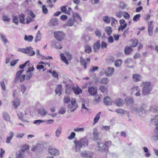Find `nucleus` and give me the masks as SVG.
Returning a JSON list of instances; mask_svg holds the SVG:
<instances>
[{
    "instance_id": "nucleus-13",
    "label": "nucleus",
    "mask_w": 158,
    "mask_h": 158,
    "mask_svg": "<svg viewBox=\"0 0 158 158\" xmlns=\"http://www.w3.org/2000/svg\"><path fill=\"white\" fill-rule=\"evenodd\" d=\"M114 102L118 106H122L124 104L123 100L119 98L116 99L114 101Z\"/></svg>"
},
{
    "instance_id": "nucleus-51",
    "label": "nucleus",
    "mask_w": 158,
    "mask_h": 158,
    "mask_svg": "<svg viewBox=\"0 0 158 158\" xmlns=\"http://www.w3.org/2000/svg\"><path fill=\"white\" fill-rule=\"evenodd\" d=\"M41 38V34L40 32V31H39L37 33L35 41L36 42L39 41L40 40Z\"/></svg>"
},
{
    "instance_id": "nucleus-37",
    "label": "nucleus",
    "mask_w": 158,
    "mask_h": 158,
    "mask_svg": "<svg viewBox=\"0 0 158 158\" xmlns=\"http://www.w3.org/2000/svg\"><path fill=\"white\" fill-rule=\"evenodd\" d=\"M150 110L152 112H157L158 111V106L156 105H152L150 108Z\"/></svg>"
},
{
    "instance_id": "nucleus-12",
    "label": "nucleus",
    "mask_w": 158,
    "mask_h": 158,
    "mask_svg": "<svg viewBox=\"0 0 158 158\" xmlns=\"http://www.w3.org/2000/svg\"><path fill=\"white\" fill-rule=\"evenodd\" d=\"M74 143L75 144V149L76 152L80 151L81 148L82 147V146L80 143L79 141L75 140L74 141Z\"/></svg>"
},
{
    "instance_id": "nucleus-28",
    "label": "nucleus",
    "mask_w": 158,
    "mask_h": 158,
    "mask_svg": "<svg viewBox=\"0 0 158 158\" xmlns=\"http://www.w3.org/2000/svg\"><path fill=\"white\" fill-rule=\"evenodd\" d=\"M104 104L106 105H110L112 104V101L108 97L104 98Z\"/></svg>"
},
{
    "instance_id": "nucleus-15",
    "label": "nucleus",
    "mask_w": 158,
    "mask_h": 158,
    "mask_svg": "<svg viewBox=\"0 0 158 158\" xmlns=\"http://www.w3.org/2000/svg\"><path fill=\"white\" fill-rule=\"evenodd\" d=\"M74 93L77 95H78L82 93L81 89L77 85L73 86L72 87Z\"/></svg>"
},
{
    "instance_id": "nucleus-52",
    "label": "nucleus",
    "mask_w": 158,
    "mask_h": 158,
    "mask_svg": "<svg viewBox=\"0 0 158 158\" xmlns=\"http://www.w3.org/2000/svg\"><path fill=\"white\" fill-rule=\"evenodd\" d=\"M131 90L132 93H135V94L137 91H140V88L139 86H135L132 88Z\"/></svg>"
},
{
    "instance_id": "nucleus-25",
    "label": "nucleus",
    "mask_w": 158,
    "mask_h": 158,
    "mask_svg": "<svg viewBox=\"0 0 158 158\" xmlns=\"http://www.w3.org/2000/svg\"><path fill=\"white\" fill-rule=\"evenodd\" d=\"M62 85H58L56 89L55 92L56 94L60 96L61 95L62 93Z\"/></svg>"
},
{
    "instance_id": "nucleus-21",
    "label": "nucleus",
    "mask_w": 158,
    "mask_h": 158,
    "mask_svg": "<svg viewBox=\"0 0 158 158\" xmlns=\"http://www.w3.org/2000/svg\"><path fill=\"white\" fill-rule=\"evenodd\" d=\"M19 19L21 23L24 24L26 23L25 15L23 14H20L19 15Z\"/></svg>"
},
{
    "instance_id": "nucleus-62",
    "label": "nucleus",
    "mask_w": 158,
    "mask_h": 158,
    "mask_svg": "<svg viewBox=\"0 0 158 158\" xmlns=\"http://www.w3.org/2000/svg\"><path fill=\"white\" fill-rule=\"evenodd\" d=\"M67 6H62L60 7V10L64 14H67V9H66V7Z\"/></svg>"
},
{
    "instance_id": "nucleus-10",
    "label": "nucleus",
    "mask_w": 158,
    "mask_h": 158,
    "mask_svg": "<svg viewBox=\"0 0 158 158\" xmlns=\"http://www.w3.org/2000/svg\"><path fill=\"white\" fill-rule=\"evenodd\" d=\"M88 90L89 94L91 95H94L97 93V88L96 87H89Z\"/></svg>"
},
{
    "instance_id": "nucleus-35",
    "label": "nucleus",
    "mask_w": 158,
    "mask_h": 158,
    "mask_svg": "<svg viewBox=\"0 0 158 158\" xmlns=\"http://www.w3.org/2000/svg\"><path fill=\"white\" fill-rule=\"evenodd\" d=\"M61 59L66 64H68L69 62L67 59L66 57L65 56L63 53H61L60 54Z\"/></svg>"
},
{
    "instance_id": "nucleus-2",
    "label": "nucleus",
    "mask_w": 158,
    "mask_h": 158,
    "mask_svg": "<svg viewBox=\"0 0 158 158\" xmlns=\"http://www.w3.org/2000/svg\"><path fill=\"white\" fill-rule=\"evenodd\" d=\"M18 50L24 53L27 54L29 56H33L35 54V52L31 47H27L26 48H20Z\"/></svg>"
},
{
    "instance_id": "nucleus-6",
    "label": "nucleus",
    "mask_w": 158,
    "mask_h": 158,
    "mask_svg": "<svg viewBox=\"0 0 158 158\" xmlns=\"http://www.w3.org/2000/svg\"><path fill=\"white\" fill-rule=\"evenodd\" d=\"M93 155V153L89 152L84 151L82 152L81 154V156L84 157H89V158H92Z\"/></svg>"
},
{
    "instance_id": "nucleus-36",
    "label": "nucleus",
    "mask_w": 158,
    "mask_h": 158,
    "mask_svg": "<svg viewBox=\"0 0 158 158\" xmlns=\"http://www.w3.org/2000/svg\"><path fill=\"white\" fill-rule=\"evenodd\" d=\"M105 30L108 35H110L111 34L112 31L111 28L109 26L105 27Z\"/></svg>"
},
{
    "instance_id": "nucleus-24",
    "label": "nucleus",
    "mask_w": 158,
    "mask_h": 158,
    "mask_svg": "<svg viewBox=\"0 0 158 158\" xmlns=\"http://www.w3.org/2000/svg\"><path fill=\"white\" fill-rule=\"evenodd\" d=\"M27 115V113L26 111H24V114H23L22 113L20 112L18 114V116L19 118L23 122H27V121L23 119V118H26L25 116Z\"/></svg>"
},
{
    "instance_id": "nucleus-14",
    "label": "nucleus",
    "mask_w": 158,
    "mask_h": 158,
    "mask_svg": "<svg viewBox=\"0 0 158 158\" xmlns=\"http://www.w3.org/2000/svg\"><path fill=\"white\" fill-rule=\"evenodd\" d=\"M114 71V68L109 67L106 70L105 73L106 76H109L113 73Z\"/></svg>"
},
{
    "instance_id": "nucleus-18",
    "label": "nucleus",
    "mask_w": 158,
    "mask_h": 158,
    "mask_svg": "<svg viewBox=\"0 0 158 158\" xmlns=\"http://www.w3.org/2000/svg\"><path fill=\"white\" fill-rule=\"evenodd\" d=\"M142 77L141 75L138 74H135L132 76V79L135 82H137L141 81Z\"/></svg>"
},
{
    "instance_id": "nucleus-64",
    "label": "nucleus",
    "mask_w": 158,
    "mask_h": 158,
    "mask_svg": "<svg viewBox=\"0 0 158 158\" xmlns=\"http://www.w3.org/2000/svg\"><path fill=\"white\" fill-rule=\"evenodd\" d=\"M108 82V80L107 78H102L101 81V83L106 85Z\"/></svg>"
},
{
    "instance_id": "nucleus-56",
    "label": "nucleus",
    "mask_w": 158,
    "mask_h": 158,
    "mask_svg": "<svg viewBox=\"0 0 158 158\" xmlns=\"http://www.w3.org/2000/svg\"><path fill=\"white\" fill-rule=\"evenodd\" d=\"M141 17L140 14H137L135 15L133 18V20L135 21H137L139 20L140 18Z\"/></svg>"
},
{
    "instance_id": "nucleus-16",
    "label": "nucleus",
    "mask_w": 158,
    "mask_h": 158,
    "mask_svg": "<svg viewBox=\"0 0 158 158\" xmlns=\"http://www.w3.org/2000/svg\"><path fill=\"white\" fill-rule=\"evenodd\" d=\"M147 106L144 104H142L140 105V111L144 114H145L147 112L148 110L147 109Z\"/></svg>"
},
{
    "instance_id": "nucleus-54",
    "label": "nucleus",
    "mask_w": 158,
    "mask_h": 158,
    "mask_svg": "<svg viewBox=\"0 0 158 158\" xmlns=\"http://www.w3.org/2000/svg\"><path fill=\"white\" fill-rule=\"evenodd\" d=\"M103 20L104 22L106 23H109L110 21V18L108 16H104L103 17Z\"/></svg>"
},
{
    "instance_id": "nucleus-3",
    "label": "nucleus",
    "mask_w": 158,
    "mask_h": 158,
    "mask_svg": "<svg viewBox=\"0 0 158 158\" xmlns=\"http://www.w3.org/2000/svg\"><path fill=\"white\" fill-rule=\"evenodd\" d=\"M54 37L58 41H61L64 39L65 35L63 32L61 31L54 32Z\"/></svg>"
},
{
    "instance_id": "nucleus-11",
    "label": "nucleus",
    "mask_w": 158,
    "mask_h": 158,
    "mask_svg": "<svg viewBox=\"0 0 158 158\" xmlns=\"http://www.w3.org/2000/svg\"><path fill=\"white\" fill-rule=\"evenodd\" d=\"M100 40H98L96 42L94 43L93 45V49L94 52H97L100 47Z\"/></svg>"
},
{
    "instance_id": "nucleus-5",
    "label": "nucleus",
    "mask_w": 158,
    "mask_h": 158,
    "mask_svg": "<svg viewBox=\"0 0 158 158\" xmlns=\"http://www.w3.org/2000/svg\"><path fill=\"white\" fill-rule=\"evenodd\" d=\"M90 61V59L89 58H87L86 60L84 58L82 57H80V63L81 65H84L85 69L87 68V64H89Z\"/></svg>"
},
{
    "instance_id": "nucleus-58",
    "label": "nucleus",
    "mask_w": 158,
    "mask_h": 158,
    "mask_svg": "<svg viewBox=\"0 0 158 158\" xmlns=\"http://www.w3.org/2000/svg\"><path fill=\"white\" fill-rule=\"evenodd\" d=\"M74 130L75 131L78 132H83L84 131V128L83 127H76L74 129Z\"/></svg>"
},
{
    "instance_id": "nucleus-46",
    "label": "nucleus",
    "mask_w": 158,
    "mask_h": 158,
    "mask_svg": "<svg viewBox=\"0 0 158 158\" xmlns=\"http://www.w3.org/2000/svg\"><path fill=\"white\" fill-rule=\"evenodd\" d=\"M99 134V133L97 131V130L96 129H94L93 134L94 135V139H96V140H98Z\"/></svg>"
},
{
    "instance_id": "nucleus-22",
    "label": "nucleus",
    "mask_w": 158,
    "mask_h": 158,
    "mask_svg": "<svg viewBox=\"0 0 158 158\" xmlns=\"http://www.w3.org/2000/svg\"><path fill=\"white\" fill-rule=\"evenodd\" d=\"M73 19L75 22L78 23L81 21V18L77 13L73 14Z\"/></svg>"
},
{
    "instance_id": "nucleus-23",
    "label": "nucleus",
    "mask_w": 158,
    "mask_h": 158,
    "mask_svg": "<svg viewBox=\"0 0 158 158\" xmlns=\"http://www.w3.org/2000/svg\"><path fill=\"white\" fill-rule=\"evenodd\" d=\"M23 72V70H21L18 71L16 74L15 78V82H16L20 79L21 77V75Z\"/></svg>"
},
{
    "instance_id": "nucleus-44",
    "label": "nucleus",
    "mask_w": 158,
    "mask_h": 158,
    "mask_svg": "<svg viewBox=\"0 0 158 158\" xmlns=\"http://www.w3.org/2000/svg\"><path fill=\"white\" fill-rule=\"evenodd\" d=\"M62 128L60 127H59L57 130L56 131L55 134L56 136L57 137H59L60 135V134L61 132Z\"/></svg>"
},
{
    "instance_id": "nucleus-19",
    "label": "nucleus",
    "mask_w": 158,
    "mask_h": 158,
    "mask_svg": "<svg viewBox=\"0 0 158 158\" xmlns=\"http://www.w3.org/2000/svg\"><path fill=\"white\" fill-rule=\"evenodd\" d=\"M58 24V19L56 18H52L49 23L50 25L53 26H57Z\"/></svg>"
},
{
    "instance_id": "nucleus-42",
    "label": "nucleus",
    "mask_w": 158,
    "mask_h": 158,
    "mask_svg": "<svg viewBox=\"0 0 158 158\" xmlns=\"http://www.w3.org/2000/svg\"><path fill=\"white\" fill-rule=\"evenodd\" d=\"M26 19L27 20L26 21V23L27 24H28L30 23H32L34 20V19H32L29 16L27 17Z\"/></svg>"
},
{
    "instance_id": "nucleus-55",
    "label": "nucleus",
    "mask_w": 158,
    "mask_h": 158,
    "mask_svg": "<svg viewBox=\"0 0 158 158\" xmlns=\"http://www.w3.org/2000/svg\"><path fill=\"white\" fill-rule=\"evenodd\" d=\"M116 15V16L119 18H121L123 14V12L121 11H117L115 13Z\"/></svg>"
},
{
    "instance_id": "nucleus-20",
    "label": "nucleus",
    "mask_w": 158,
    "mask_h": 158,
    "mask_svg": "<svg viewBox=\"0 0 158 158\" xmlns=\"http://www.w3.org/2000/svg\"><path fill=\"white\" fill-rule=\"evenodd\" d=\"M151 122L152 123H155L156 125V129L158 130V115L155 116L154 118L151 119Z\"/></svg>"
},
{
    "instance_id": "nucleus-4",
    "label": "nucleus",
    "mask_w": 158,
    "mask_h": 158,
    "mask_svg": "<svg viewBox=\"0 0 158 158\" xmlns=\"http://www.w3.org/2000/svg\"><path fill=\"white\" fill-rule=\"evenodd\" d=\"M96 149L98 151L103 152L106 150V148L102 142H98L97 143Z\"/></svg>"
},
{
    "instance_id": "nucleus-27",
    "label": "nucleus",
    "mask_w": 158,
    "mask_h": 158,
    "mask_svg": "<svg viewBox=\"0 0 158 158\" xmlns=\"http://www.w3.org/2000/svg\"><path fill=\"white\" fill-rule=\"evenodd\" d=\"M151 138L154 141L158 140V130L155 131L152 134Z\"/></svg>"
},
{
    "instance_id": "nucleus-39",
    "label": "nucleus",
    "mask_w": 158,
    "mask_h": 158,
    "mask_svg": "<svg viewBox=\"0 0 158 158\" xmlns=\"http://www.w3.org/2000/svg\"><path fill=\"white\" fill-rule=\"evenodd\" d=\"M122 63V61L120 59H118L115 60L114 62L115 66L116 67L120 66Z\"/></svg>"
},
{
    "instance_id": "nucleus-1",
    "label": "nucleus",
    "mask_w": 158,
    "mask_h": 158,
    "mask_svg": "<svg viewBox=\"0 0 158 158\" xmlns=\"http://www.w3.org/2000/svg\"><path fill=\"white\" fill-rule=\"evenodd\" d=\"M143 87L142 91L144 95H148L150 94L152 90V87L151 83L149 82H143L140 85Z\"/></svg>"
},
{
    "instance_id": "nucleus-26",
    "label": "nucleus",
    "mask_w": 158,
    "mask_h": 158,
    "mask_svg": "<svg viewBox=\"0 0 158 158\" xmlns=\"http://www.w3.org/2000/svg\"><path fill=\"white\" fill-rule=\"evenodd\" d=\"M66 85V89L65 90V93L69 95L72 89L70 85L69 84H66V82L65 81H63Z\"/></svg>"
},
{
    "instance_id": "nucleus-49",
    "label": "nucleus",
    "mask_w": 158,
    "mask_h": 158,
    "mask_svg": "<svg viewBox=\"0 0 158 158\" xmlns=\"http://www.w3.org/2000/svg\"><path fill=\"white\" fill-rule=\"evenodd\" d=\"M74 23V20L72 19H68L67 22V25L69 26H72L73 25Z\"/></svg>"
},
{
    "instance_id": "nucleus-29",
    "label": "nucleus",
    "mask_w": 158,
    "mask_h": 158,
    "mask_svg": "<svg viewBox=\"0 0 158 158\" xmlns=\"http://www.w3.org/2000/svg\"><path fill=\"white\" fill-rule=\"evenodd\" d=\"M25 153L22 151H19L16 154V158H25Z\"/></svg>"
},
{
    "instance_id": "nucleus-61",
    "label": "nucleus",
    "mask_w": 158,
    "mask_h": 158,
    "mask_svg": "<svg viewBox=\"0 0 158 158\" xmlns=\"http://www.w3.org/2000/svg\"><path fill=\"white\" fill-rule=\"evenodd\" d=\"M26 64H27V65L28 66H30V64L29 63V61H27L25 63L22 65H20L19 66V68L22 69H23L26 66Z\"/></svg>"
},
{
    "instance_id": "nucleus-59",
    "label": "nucleus",
    "mask_w": 158,
    "mask_h": 158,
    "mask_svg": "<svg viewBox=\"0 0 158 158\" xmlns=\"http://www.w3.org/2000/svg\"><path fill=\"white\" fill-rule=\"evenodd\" d=\"M127 26V23H125L124 24L120 25V26L119 27L118 29V30L122 31Z\"/></svg>"
},
{
    "instance_id": "nucleus-57",
    "label": "nucleus",
    "mask_w": 158,
    "mask_h": 158,
    "mask_svg": "<svg viewBox=\"0 0 158 158\" xmlns=\"http://www.w3.org/2000/svg\"><path fill=\"white\" fill-rule=\"evenodd\" d=\"M45 120H34L33 122V123L37 125H39L42 123L45 122Z\"/></svg>"
},
{
    "instance_id": "nucleus-43",
    "label": "nucleus",
    "mask_w": 158,
    "mask_h": 158,
    "mask_svg": "<svg viewBox=\"0 0 158 158\" xmlns=\"http://www.w3.org/2000/svg\"><path fill=\"white\" fill-rule=\"evenodd\" d=\"M101 113V112H99L98 113L95 118H94V123L95 124L98 122V121L100 117V115Z\"/></svg>"
},
{
    "instance_id": "nucleus-17",
    "label": "nucleus",
    "mask_w": 158,
    "mask_h": 158,
    "mask_svg": "<svg viewBox=\"0 0 158 158\" xmlns=\"http://www.w3.org/2000/svg\"><path fill=\"white\" fill-rule=\"evenodd\" d=\"M12 105L14 108L17 109L20 105V102L19 99H14V101L12 102Z\"/></svg>"
},
{
    "instance_id": "nucleus-40",
    "label": "nucleus",
    "mask_w": 158,
    "mask_h": 158,
    "mask_svg": "<svg viewBox=\"0 0 158 158\" xmlns=\"http://www.w3.org/2000/svg\"><path fill=\"white\" fill-rule=\"evenodd\" d=\"M91 48L89 45H86L85 48V52L86 53L89 54L92 52Z\"/></svg>"
},
{
    "instance_id": "nucleus-30",
    "label": "nucleus",
    "mask_w": 158,
    "mask_h": 158,
    "mask_svg": "<svg viewBox=\"0 0 158 158\" xmlns=\"http://www.w3.org/2000/svg\"><path fill=\"white\" fill-rule=\"evenodd\" d=\"M48 113L47 110L42 108L38 110V113L41 115L44 116Z\"/></svg>"
},
{
    "instance_id": "nucleus-32",
    "label": "nucleus",
    "mask_w": 158,
    "mask_h": 158,
    "mask_svg": "<svg viewBox=\"0 0 158 158\" xmlns=\"http://www.w3.org/2000/svg\"><path fill=\"white\" fill-rule=\"evenodd\" d=\"M132 51V48L129 46H127L126 47L124 50L125 53L126 55H129L131 53Z\"/></svg>"
},
{
    "instance_id": "nucleus-63",
    "label": "nucleus",
    "mask_w": 158,
    "mask_h": 158,
    "mask_svg": "<svg viewBox=\"0 0 158 158\" xmlns=\"http://www.w3.org/2000/svg\"><path fill=\"white\" fill-rule=\"evenodd\" d=\"M110 126H102L101 129L102 131H110Z\"/></svg>"
},
{
    "instance_id": "nucleus-33",
    "label": "nucleus",
    "mask_w": 158,
    "mask_h": 158,
    "mask_svg": "<svg viewBox=\"0 0 158 158\" xmlns=\"http://www.w3.org/2000/svg\"><path fill=\"white\" fill-rule=\"evenodd\" d=\"M9 134L10 136H9L7 137L6 138V142L7 143H10V140L12 139L14 135V133L12 132H10V133Z\"/></svg>"
},
{
    "instance_id": "nucleus-53",
    "label": "nucleus",
    "mask_w": 158,
    "mask_h": 158,
    "mask_svg": "<svg viewBox=\"0 0 158 158\" xmlns=\"http://www.w3.org/2000/svg\"><path fill=\"white\" fill-rule=\"evenodd\" d=\"M28 149L29 146L27 145H24L23 146L20 151H22L25 153V151L28 150Z\"/></svg>"
},
{
    "instance_id": "nucleus-31",
    "label": "nucleus",
    "mask_w": 158,
    "mask_h": 158,
    "mask_svg": "<svg viewBox=\"0 0 158 158\" xmlns=\"http://www.w3.org/2000/svg\"><path fill=\"white\" fill-rule=\"evenodd\" d=\"M2 116L3 119L6 121H10V118L7 112H4L3 113Z\"/></svg>"
},
{
    "instance_id": "nucleus-34",
    "label": "nucleus",
    "mask_w": 158,
    "mask_h": 158,
    "mask_svg": "<svg viewBox=\"0 0 158 158\" xmlns=\"http://www.w3.org/2000/svg\"><path fill=\"white\" fill-rule=\"evenodd\" d=\"M49 72L52 74L53 77L58 79V73L54 71V70L51 69L49 70Z\"/></svg>"
},
{
    "instance_id": "nucleus-48",
    "label": "nucleus",
    "mask_w": 158,
    "mask_h": 158,
    "mask_svg": "<svg viewBox=\"0 0 158 158\" xmlns=\"http://www.w3.org/2000/svg\"><path fill=\"white\" fill-rule=\"evenodd\" d=\"M33 38V36L31 35L28 36L25 35V36L24 40H25L27 41L28 42H31Z\"/></svg>"
},
{
    "instance_id": "nucleus-60",
    "label": "nucleus",
    "mask_w": 158,
    "mask_h": 158,
    "mask_svg": "<svg viewBox=\"0 0 158 158\" xmlns=\"http://www.w3.org/2000/svg\"><path fill=\"white\" fill-rule=\"evenodd\" d=\"M10 19L6 15L4 14L2 16V20L4 21L9 22Z\"/></svg>"
},
{
    "instance_id": "nucleus-47",
    "label": "nucleus",
    "mask_w": 158,
    "mask_h": 158,
    "mask_svg": "<svg viewBox=\"0 0 158 158\" xmlns=\"http://www.w3.org/2000/svg\"><path fill=\"white\" fill-rule=\"evenodd\" d=\"M0 35L2 42L5 43H7V40L6 37L2 33H0Z\"/></svg>"
},
{
    "instance_id": "nucleus-9",
    "label": "nucleus",
    "mask_w": 158,
    "mask_h": 158,
    "mask_svg": "<svg viewBox=\"0 0 158 158\" xmlns=\"http://www.w3.org/2000/svg\"><path fill=\"white\" fill-rule=\"evenodd\" d=\"M153 21H150L148 24V32L149 35L151 36L153 34V25L152 24Z\"/></svg>"
},
{
    "instance_id": "nucleus-41",
    "label": "nucleus",
    "mask_w": 158,
    "mask_h": 158,
    "mask_svg": "<svg viewBox=\"0 0 158 158\" xmlns=\"http://www.w3.org/2000/svg\"><path fill=\"white\" fill-rule=\"evenodd\" d=\"M125 101L127 104H130L133 103V100L131 98H127L125 99Z\"/></svg>"
},
{
    "instance_id": "nucleus-8",
    "label": "nucleus",
    "mask_w": 158,
    "mask_h": 158,
    "mask_svg": "<svg viewBox=\"0 0 158 158\" xmlns=\"http://www.w3.org/2000/svg\"><path fill=\"white\" fill-rule=\"evenodd\" d=\"M48 152L51 155L55 156L58 155L59 154L58 150L54 148H49Z\"/></svg>"
},
{
    "instance_id": "nucleus-7",
    "label": "nucleus",
    "mask_w": 158,
    "mask_h": 158,
    "mask_svg": "<svg viewBox=\"0 0 158 158\" xmlns=\"http://www.w3.org/2000/svg\"><path fill=\"white\" fill-rule=\"evenodd\" d=\"M79 141L82 147H86L88 145L89 141L88 139L86 138L81 139Z\"/></svg>"
},
{
    "instance_id": "nucleus-38",
    "label": "nucleus",
    "mask_w": 158,
    "mask_h": 158,
    "mask_svg": "<svg viewBox=\"0 0 158 158\" xmlns=\"http://www.w3.org/2000/svg\"><path fill=\"white\" fill-rule=\"evenodd\" d=\"M138 40L136 39H132L131 40V45L133 47H136L138 44Z\"/></svg>"
},
{
    "instance_id": "nucleus-50",
    "label": "nucleus",
    "mask_w": 158,
    "mask_h": 158,
    "mask_svg": "<svg viewBox=\"0 0 158 158\" xmlns=\"http://www.w3.org/2000/svg\"><path fill=\"white\" fill-rule=\"evenodd\" d=\"M100 89L103 93L106 94L107 93V90L106 87L104 85H101L100 87Z\"/></svg>"
},
{
    "instance_id": "nucleus-45",
    "label": "nucleus",
    "mask_w": 158,
    "mask_h": 158,
    "mask_svg": "<svg viewBox=\"0 0 158 158\" xmlns=\"http://www.w3.org/2000/svg\"><path fill=\"white\" fill-rule=\"evenodd\" d=\"M77 106V105H72L71 104V105H69L68 107L71 109V112H73L76 109Z\"/></svg>"
}]
</instances>
